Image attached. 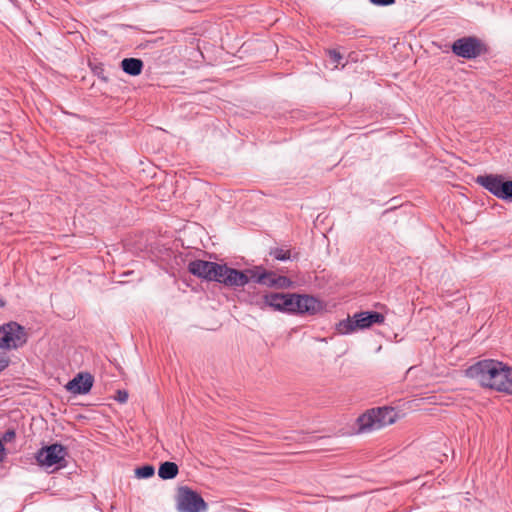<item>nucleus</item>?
<instances>
[{"instance_id": "obj_1", "label": "nucleus", "mask_w": 512, "mask_h": 512, "mask_svg": "<svg viewBox=\"0 0 512 512\" xmlns=\"http://www.w3.org/2000/svg\"><path fill=\"white\" fill-rule=\"evenodd\" d=\"M398 413L393 407L372 408L357 419L358 433H369L396 422Z\"/></svg>"}, {"instance_id": "obj_2", "label": "nucleus", "mask_w": 512, "mask_h": 512, "mask_svg": "<svg viewBox=\"0 0 512 512\" xmlns=\"http://www.w3.org/2000/svg\"><path fill=\"white\" fill-rule=\"evenodd\" d=\"M502 365L503 362L493 359L481 360L471 365L466 370V375L476 380L482 387L490 389Z\"/></svg>"}, {"instance_id": "obj_3", "label": "nucleus", "mask_w": 512, "mask_h": 512, "mask_svg": "<svg viewBox=\"0 0 512 512\" xmlns=\"http://www.w3.org/2000/svg\"><path fill=\"white\" fill-rule=\"evenodd\" d=\"M384 320V315L376 311L359 312L340 321L337 324V331L343 335L350 334L359 329L369 328L373 324H382Z\"/></svg>"}, {"instance_id": "obj_4", "label": "nucleus", "mask_w": 512, "mask_h": 512, "mask_svg": "<svg viewBox=\"0 0 512 512\" xmlns=\"http://www.w3.org/2000/svg\"><path fill=\"white\" fill-rule=\"evenodd\" d=\"M67 449L59 444L54 443L49 446L42 447L35 455L36 461L42 467L50 468L56 466V469L66 467Z\"/></svg>"}, {"instance_id": "obj_5", "label": "nucleus", "mask_w": 512, "mask_h": 512, "mask_svg": "<svg viewBox=\"0 0 512 512\" xmlns=\"http://www.w3.org/2000/svg\"><path fill=\"white\" fill-rule=\"evenodd\" d=\"M476 182L496 197L512 201V181H506L502 175L478 176Z\"/></svg>"}, {"instance_id": "obj_6", "label": "nucleus", "mask_w": 512, "mask_h": 512, "mask_svg": "<svg viewBox=\"0 0 512 512\" xmlns=\"http://www.w3.org/2000/svg\"><path fill=\"white\" fill-rule=\"evenodd\" d=\"M27 341L24 328L16 322H9L0 327V348L17 349Z\"/></svg>"}, {"instance_id": "obj_7", "label": "nucleus", "mask_w": 512, "mask_h": 512, "mask_svg": "<svg viewBox=\"0 0 512 512\" xmlns=\"http://www.w3.org/2000/svg\"><path fill=\"white\" fill-rule=\"evenodd\" d=\"M451 49L456 56L465 59H475L486 51L483 42L472 36L457 39Z\"/></svg>"}, {"instance_id": "obj_8", "label": "nucleus", "mask_w": 512, "mask_h": 512, "mask_svg": "<svg viewBox=\"0 0 512 512\" xmlns=\"http://www.w3.org/2000/svg\"><path fill=\"white\" fill-rule=\"evenodd\" d=\"M220 268L219 274H221V276H219L217 282L224 284L227 287H244L250 280H252L249 272L250 269L239 271L228 267L226 264H220Z\"/></svg>"}, {"instance_id": "obj_9", "label": "nucleus", "mask_w": 512, "mask_h": 512, "mask_svg": "<svg viewBox=\"0 0 512 512\" xmlns=\"http://www.w3.org/2000/svg\"><path fill=\"white\" fill-rule=\"evenodd\" d=\"M249 272L253 281L267 287L288 288L292 284L288 277L278 275L272 271H261L260 268H256L249 270Z\"/></svg>"}, {"instance_id": "obj_10", "label": "nucleus", "mask_w": 512, "mask_h": 512, "mask_svg": "<svg viewBox=\"0 0 512 512\" xmlns=\"http://www.w3.org/2000/svg\"><path fill=\"white\" fill-rule=\"evenodd\" d=\"M206 508L203 498L195 491L183 487L178 495V509L181 512H200Z\"/></svg>"}, {"instance_id": "obj_11", "label": "nucleus", "mask_w": 512, "mask_h": 512, "mask_svg": "<svg viewBox=\"0 0 512 512\" xmlns=\"http://www.w3.org/2000/svg\"><path fill=\"white\" fill-rule=\"evenodd\" d=\"M220 264L205 260H194L188 265V271L205 280L217 282L219 279Z\"/></svg>"}, {"instance_id": "obj_12", "label": "nucleus", "mask_w": 512, "mask_h": 512, "mask_svg": "<svg viewBox=\"0 0 512 512\" xmlns=\"http://www.w3.org/2000/svg\"><path fill=\"white\" fill-rule=\"evenodd\" d=\"M295 314L314 315L322 309L321 302L311 295L295 294Z\"/></svg>"}, {"instance_id": "obj_13", "label": "nucleus", "mask_w": 512, "mask_h": 512, "mask_svg": "<svg viewBox=\"0 0 512 512\" xmlns=\"http://www.w3.org/2000/svg\"><path fill=\"white\" fill-rule=\"evenodd\" d=\"M490 389L512 395V367L503 363Z\"/></svg>"}, {"instance_id": "obj_14", "label": "nucleus", "mask_w": 512, "mask_h": 512, "mask_svg": "<svg viewBox=\"0 0 512 512\" xmlns=\"http://www.w3.org/2000/svg\"><path fill=\"white\" fill-rule=\"evenodd\" d=\"M93 385V378L90 374H78L68 382L66 388L73 394H85L90 391Z\"/></svg>"}, {"instance_id": "obj_15", "label": "nucleus", "mask_w": 512, "mask_h": 512, "mask_svg": "<svg viewBox=\"0 0 512 512\" xmlns=\"http://www.w3.org/2000/svg\"><path fill=\"white\" fill-rule=\"evenodd\" d=\"M283 294L284 293H269L263 295L261 298L252 302L260 309L264 310L266 307H271L274 310L281 311L283 310Z\"/></svg>"}, {"instance_id": "obj_16", "label": "nucleus", "mask_w": 512, "mask_h": 512, "mask_svg": "<svg viewBox=\"0 0 512 512\" xmlns=\"http://www.w3.org/2000/svg\"><path fill=\"white\" fill-rule=\"evenodd\" d=\"M121 68L125 73L137 76L142 72L143 62L137 58H125L121 62Z\"/></svg>"}, {"instance_id": "obj_17", "label": "nucleus", "mask_w": 512, "mask_h": 512, "mask_svg": "<svg viewBox=\"0 0 512 512\" xmlns=\"http://www.w3.org/2000/svg\"><path fill=\"white\" fill-rule=\"evenodd\" d=\"M178 474V466L174 462H164L158 469V475L161 479H173Z\"/></svg>"}, {"instance_id": "obj_18", "label": "nucleus", "mask_w": 512, "mask_h": 512, "mask_svg": "<svg viewBox=\"0 0 512 512\" xmlns=\"http://www.w3.org/2000/svg\"><path fill=\"white\" fill-rule=\"evenodd\" d=\"M295 293H287L283 294V310L282 312H288V313H296V307H295Z\"/></svg>"}, {"instance_id": "obj_19", "label": "nucleus", "mask_w": 512, "mask_h": 512, "mask_svg": "<svg viewBox=\"0 0 512 512\" xmlns=\"http://www.w3.org/2000/svg\"><path fill=\"white\" fill-rule=\"evenodd\" d=\"M155 469L152 465H144L135 469V475L139 479L150 478L154 475Z\"/></svg>"}, {"instance_id": "obj_20", "label": "nucleus", "mask_w": 512, "mask_h": 512, "mask_svg": "<svg viewBox=\"0 0 512 512\" xmlns=\"http://www.w3.org/2000/svg\"><path fill=\"white\" fill-rule=\"evenodd\" d=\"M270 254L279 261L290 259V251L282 248H274L271 250Z\"/></svg>"}, {"instance_id": "obj_21", "label": "nucleus", "mask_w": 512, "mask_h": 512, "mask_svg": "<svg viewBox=\"0 0 512 512\" xmlns=\"http://www.w3.org/2000/svg\"><path fill=\"white\" fill-rule=\"evenodd\" d=\"M329 57H330L332 63L335 64V67L338 66V64L340 63V60L343 58L342 55L339 52H337L336 50H330Z\"/></svg>"}, {"instance_id": "obj_22", "label": "nucleus", "mask_w": 512, "mask_h": 512, "mask_svg": "<svg viewBox=\"0 0 512 512\" xmlns=\"http://www.w3.org/2000/svg\"><path fill=\"white\" fill-rule=\"evenodd\" d=\"M9 362V357L5 353H0V372L8 367Z\"/></svg>"}, {"instance_id": "obj_23", "label": "nucleus", "mask_w": 512, "mask_h": 512, "mask_svg": "<svg viewBox=\"0 0 512 512\" xmlns=\"http://www.w3.org/2000/svg\"><path fill=\"white\" fill-rule=\"evenodd\" d=\"M371 4L375 6H390L393 5L396 0H369Z\"/></svg>"}, {"instance_id": "obj_24", "label": "nucleus", "mask_w": 512, "mask_h": 512, "mask_svg": "<svg viewBox=\"0 0 512 512\" xmlns=\"http://www.w3.org/2000/svg\"><path fill=\"white\" fill-rule=\"evenodd\" d=\"M116 400L119 403H125L128 400V392L125 390H118Z\"/></svg>"}, {"instance_id": "obj_25", "label": "nucleus", "mask_w": 512, "mask_h": 512, "mask_svg": "<svg viewBox=\"0 0 512 512\" xmlns=\"http://www.w3.org/2000/svg\"><path fill=\"white\" fill-rule=\"evenodd\" d=\"M15 436H16L15 431L13 429H8L3 434L2 441L11 442L15 438Z\"/></svg>"}, {"instance_id": "obj_26", "label": "nucleus", "mask_w": 512, "mask_h": 512, "mask_svg": "<svg viewBox=\"0 0 512 512\" xmlns=\"http://www.w3.org/2000/svg\"><path fill=\"white\" fill-rule=\"evenodd\" d=\"M5 448H4V445H3V442L2 440L0 439V452L4 451Z\"/></svg>"}]
</instances>
